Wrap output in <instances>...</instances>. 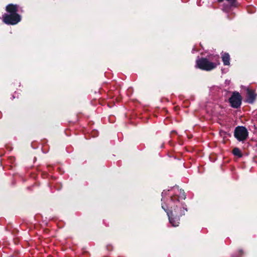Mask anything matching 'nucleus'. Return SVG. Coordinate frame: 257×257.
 <instances>
[{"mask_svg":"<svg viewBox=\"0 0 257 257\" xmlns=\"http://www.w3.org/2000/svg\"><path fill=\"white\" fill-rule=\"evenodd\" d=\"M223 10H226L225 8H224Z\"/></svg>","mask_w":257,"mask_h":257,"instance_id":"nucleus-15","label":"nucleus"},{"mask_svg":"<svg viewBox=\"0 0 257 257\" xmlns=\"http://www.w3.org/2000/svg\"><path fill=\"white\" fill-rule=\"evenodd\" d=\"M226 1L228 3V4L229 5V6L230 7L235 6L236 0H226Z\"/></svg>","mask_w":257,"mask_h":257,"instance_id":"nucleus-10","label":"nucleus"},{"mask_svg":"<svg viewBox=\"0 0 257 257\" xmlns=\"http://www.w3.org/2000/svg\"><path fill=\"white\" fill-rule=\"evenodd\" d=\"M218 1L219 2H222L223 1V0H218Z\"/></svg>","mask_w":257,"mask_h":257,"instance_id":"nucleus-13","label":"nucleus"},{"mask_svg":"<svg viewBox=\"0 0 257 257\" xmlns=\"http://www.w3.org/2000/svg\"><path fill=\"white\" fill-rule=\"evenodd\" d=\"M194 51H195V49H194V48H193V49H192V51H193V52H194Z\"/></svg>","mask_w":257,"mask_h":257,"instance_id":"nucleus-14","label":"nucleus"},{"mask_svg":"<svg viewBox=\"0 0 257 257\" xmlns=\"http://www.w3.org/2000/svg\"><path fill=\"white\" fill-rule=\"evenodd\" d=\"M222 60L224 65H229L230 64V56L228 53H224L222 55Z\"/></svg>","mask_w":257,"mask_h":257,"instance_id":"nucleus-8","label":"nucleus"},{"mask_svg":"<svg viewBox=\"0 0 257 257\" xmlns=\"http://www.w3.org/2000/svg\"><path fill=\"white\" fill-rule=\"evenodd\" d=\"M232 153L234 156H237L238 158H241L242 156L240 150L237 148H235L233 149Z\"/></svg>","mask_w":257,"mask_h":257,"instance_id":"nucleus-9","label":"nucleus"},{"mask_svg":"<svg viewBox=\"0 0 257 257\" xmlns=\"http://www.w3.org/2000/svg\"><path fill=\"white\" fill-rule=\"evenodd\" d=\"M220 64L219 57L215 55L207 58H201L196 60V66L201 70L211 71Z\"/></svg>","mask_w":257,"mask_h":257,"instance_id":"nucleus-2","label":"nucleus"},{"mask_svg":"<svg viewBox=\"0 0 257 257\" xmlns=\"http://www.w3.org/2000/svg\"><path fill=\"white\" fill-rule=\"evenodd\" d=\"M169 195L170 200L165 206L162 204V208L167 213L169 222L172 226H178L180 223V217L187 211L186 205L183 200L186 195L183 190L178 187H174L171 190H164L162 193V201H164L165 196Z\"/></svg>","mask_w":257,"mask_h":257,"instance_id":"nucleus-1","label":"nucleus"},{"mask_svg":"<svg viewBox=\"0 0 257 257\" xmlns=\"http://www.w3.org/2000/svg\"><path fill=\"white\" fill-rule=\"evenodd\" d=\"M4 23L7 25H16L21 20V17H2Z\"/></svg>","mask_w":257,"mask_h":257,"instance_id":"nucleus-5","label":"nucleus"},{"mask_svg":"<svg viewBox=\"0 0 257 257\" xmlns=\"http://www.w3.org/2000/svg\"><path fill=\"white\" fill-rule=\"evenodd\" d=\"M229 101L232 107L237 108L241 105V96L238 92H234L229 98Z\"/></svg>","mask_w":257,"mask_h":257,"instance_id":"nucleus-4","label":"nucleus"},{"mask_svg":"<svg viewBox=\"0 0 257 257\" xmlns=\"http://www.w3.org/2000/svg\"><path fill=\"white\" fill-rule=\"evenodd\" d=\"M242 251L241 250H239V251H238V253H239V254H241V253H242Z\"/></svg>","mask_w":257,"mask_h":257,"instance_id":"nucleus-12","label":"nucleus"},{"mask_svg":"<svg viewBox=\"0 0 257 257\" xmlns=\"http://www.w3.org/2000/svg\"><path fill=\"white\" fill-rule=\"evenodd\" d=\"M248 135V131L244 126H238L234 130V137L239 142L245 140L247 139Z\"/></svg>","mask_w":257,"mask_h":257,"instance_id":"nucleus-3","label":"nucleus"},{"mask_svg":"<svg viewBox=\"0 0 257 257\" xmlns=\"http://www.w3.org/2000/svg\"><path fill=\"white\" fill-rule=\"evenodd\" d=\"M6 10L10 14L9 16H20L17 12L18 11V6L13 4H10L6 7ZM6 16H9L6 15Z\"/></svg>","mask_w":257,"mask_h":257,"instance_id":"nucleus-6","label":"nucleus"},{"mask_svg":"<svg viewBox=\"0 0 257 257\" xmlns=\"http://www.w3.org/2000/svg\"><path fill=\"white\" fill-rule=\"evenodd\" d=\"M247 101L249 103H252L256 97V94L253 91L247 89Z\"/></svg>","mask_w":257,"mask_h":257,"instance_id":"nucleus-7","label":"nucleus"},{"mask_svg":"<svg viewBox=\"0 0 257 257\" xmlns=\"http://www.w3.org/2000/svg\"><path fill=\"white\" fill-rule=\"evenodd\" d=\"M106 247L108 250H110L112 248V247L110 246V245H107Z\"/></svg>","mask_w":257,"mask_h":257,"instance_id":"nucleus-11","label":"nucleus"}]
</instances>
